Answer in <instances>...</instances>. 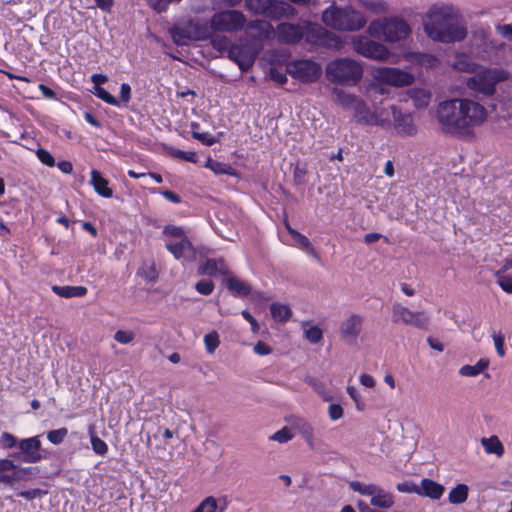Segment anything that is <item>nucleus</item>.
<instances>
[{
    "label": "nucleus",
    "mask_w": 512,
    "mask_h": 512,
    "mask_svg": "<svg viewBox=\"0 0 512 512\" xmlns=\"http://www.w3.org/2000/svg\"><path fill=\"white\" fill-rule=\"evenodd\" d=\"M488 117L487 109L470 98H452L441 101L436 109V119L446 135L470 137Z\"/></svg>",
    "instance_id": "1"
},
{
    "label": "nucleus",
    "mask_w": 512,
    "mask_h": 512,
    "mask_svg": "<svg viewBox=\"0 0 512 512\" xmlns=\"http://www.w3.org/2000/svg\"><path fill=\"white\" fill-rule=\"evenodd\" d=\"M424 30L432 40L442 43L459 42L467 35L458 12L447 5H434L429 9Z\"/></svg>",
    "instance_id": "2"
},
{
    "label": "nucleus",
    "mask_w": 512,
    "mask_h": 512,
    "mask_svg": "<svg viewBox=\"0 0 512 512\" xmlns=\"http://www.w3.org/2000/svg\"><path fill=\"white\" fill-rule=\"evenodd\" d=\"M322 21L328 27L339 31H357L366 24V19L362 13L351 7L331 6L324 10Z\"/></svg>",
    "instance_id": "3"
},
{
    "label": "nucleus",
    "mask_w": 512,
    "mask_h": 512,
    "mask_svg": "<svg viewBox=\"0 0 512 512\" xmlns=\"http://www.w3.org/2000/svg\"><path fill=\"white\" fill-rule=\"evenodd\" d=\"M363 74L361 65L349 58H339L329 62L326 66V77L332 82L342 86L356 85Z\"/></svg>",
    "instance_id": "4"
},
{
    "label": "nucleus",
    "mask_w": 512,
    "mask_h": 512,
    "mask_svg": "<svg viewBox=\"0 0 512 512\" xmlns=\"http://www.w3.org/2000/svg\"><path fill=\"white\" fill-rule=\"evenodd\" d=\"M508 78V72L502 69L479 67L473 76L465 79L467 88L486 96L493 95L496 85Z\"/></svg>",
    "instance_id": "5"
},
{
    "label": "nucleus",
    "mask_w": 512,
    "mask_h": 512,
    "mask_svg": "<svg viewBox=\"0 0 512 512\" xmlns=\"http://www.w3.org/2000/svg\"><path fill=\"white\" fill-rule=\"evenodd\" d=\"M197 272L199 275H207L220 280L225 288H251L250 284L237 277L225 263L222 258L207 259L199 265Z\"/></svg>",
    "instance_id": "6"
},
{
    "label": "nucleus",
    "mask_w": 512,
    "mask_h": 512,
    "mask_svg": "<svg viewBox=\"0 0 512 512\" xmlns=\"http://www.w3.org/2000/svg\"><path fill=\"white\" fill-rule=\"evenodd\" d=\"M245 8L254 15L271 20L294 17L296 9L284 0H245Z\"/></svg>",
    "instance_id": "7"
},
{
    "label": "nucleus",
    "mask_w": 512,
    "mask_h": 512,
    "mask_svg": "<svg viewBox=\"0 0 512 512\" xmlns=\"http://www.w3.org/2000/svg\"><path fill=\"white\" fill-rule=\"evenodd\" d=\"M170 33L178 46L187 45L191 41L206 40L211 36L209 24L200 19L177 24L170 29Z\"/></svg>",
    "instance_id": "8"
},
{
    "label": "nucleus",
    "mask_w": 512,
    "mask_h": 512,
    "mask_svg": "<svg viewBox=\"0 0 512 512\" xmlns=\"http://www.w3.org/2000/svg\"><path fill=\"white\" fill-rule=\"evenodd\" d=\"M368 31L373 37L393 43L406 38L410 33V28L402 19L389 18L373 21L369 25Z\"/></svg>",
    "instance_id": "9"
},
{
    "label": "nucleus",
    "mask_w": 512,
    "mask_h": 512,
    "mask_svg": "<svg viewBox=\"0 0 512 512\" xmlns=\"http://www.w3.org/2000/svg\"><path fill=\"white\" fill-rule=\"evenodd\" d=\"M247 18L239 10H223L210 19V32L236 33L246 26Z\"/></svg>",
    "instance_id": "10"
},
{
    "label": "nucleus",
    "mask_w": 512,
    "mask_h": 512,
    "mask_svg": "<svg viewBox=\"0 0 512 512\" xmlns=\"http://www.w3.org/2000/svg\"><path fill=\"white\" fill-rule=\"evenodd\" d=\"M350 487L353 491L370 497V504L375 507L389 509L395 503L392 493L375 484H363L361 482L354 481L350 483Z\"/></svg>",
    "instance_id": "11"
},
{
    "label": "nucleus",
    "mask_w": 512,
    "mask_h": 512,
    "mask_svg": "<svg viewBox=\"0 0 512 512\" xmlns=\"http://www.w3.org/2000/svg\"><path fill=\"white\" fill-rule=\"evenodd\" d=\"M306 42L325 48L340 49L342 41L335 33L328 31L318 24H309L303 30Z\"/></svg>",
    "instance_id": "12"
},
{
    "label": "nucleus",
    "mask_w": 512,
    "mask_h": 512,
    "mask_svg": "<svg viewBox=\"0 0 512 512\" xmlns=\"http://www.w3.org/2000/svg\"><path fill=\"white\" fill-rule=\"evenodd\" d=\"M287 72L291 77L303 83H310L319 79L322 69L318 63L312 60L301 59L290 62L287 65Z\"/></svg>",
    "instance_id": "13"
},
{
    "label": "nucleus",
    "mask_w": 512,
    "mask_h": 512,
    "mask_svg": "<svg viewBox=\"0 0 512 512\" xmlns=\"http://www.w3.org/2000/svg\"><path fill=\"white\" fill-rule=\"evenodd\" d=\"M392 322L425 329L428 325L429 318L424 312L411 311L401 303L396 302L392 306Z\"/></svg>",
    "instance_id": "14"
},
{
    "label": "nucleus",
    "mask_w": 512,
    "mask_h": 512,
    "mask_svg": "<svg viewBox=\"0 0 512 512\" xmlns=\"http://www.w3.org/2000/svg\"><path fill=\"white\" fill-rule=\"evenodd\" d=\"M18 449L19 451L13 453L11 456L20 462L34 464L41 461L43 458L39 436L19 440Z\"/></svg>",
    "instance_id": "15"
},
{
    "label": "nucleus",
    "mask_w": 512,
    "mask_h": 512,
    "mask_svg": "<svg viewBox=\"0 0 512 512\" xmlns=\"http://www.w3.org/2000/svg\"><path fill=\"white\" fill-rule=\"evenodd\" d=\"M352 45L358 54L366 58L385 60L389 56V51L383 44L370 40L365 36L354 37Z\"/></svg>",
    "instance_id": "16"
},
{
    "label": "nucleus",
    "mask_w": 512,
    "mask_h": 512,
    "mask_svg": "<svg viewBox=\"0 0 512 512\" xmlns=\"http://www.w3.org/2000/svg\"><path fill=\"white\" fill-rule=\"evenodd\" d=\"M363 327V317L351 314L340 325V336L348 344H354Z\"/></svg>",
    "instance_id": "17"
},
{
    "label": "nucleus",
    "mask_w": 512,
    "mask_h": 512,
    "mask_svg": "<svg viewBox=\"0 0 512 512\" xmlns=\"http://www.w3.org/2000/svg\"><path fill=\"white\" fill-rule=\"evenodd\" d=\"M228 57L234 61L241 71H248L256 60V54L251 48L245 46L235 45L228 51Z\"/></svg>",
    "instance_id": "18"
},
{
    "label": "nucleus",
    "mask_w": 512,
    "mask_h": 512,
    "mask_svg": "<svg viewBox=\"0 0 512 512\" xmlns=\"http://www.w3.org/2000/svg\"><path fill=\"white\" fill-rule=\"evenodd\" d=\"M379 79L389 85L401 87L408 86L414 81V77L397 68H383L378 71Z\"/></svg>",
    "instance_id": "19"
},
{
    "label": "nucleus",
    "mask_w": 512,
    "mask_h": 512,
    "mask_svg": "<svg viewBox=\"0 0 512 512\" xmlns=\"http://www.w3.org/2000/svg\"><path fill=\"white\" fill-rule=\"evenodd\" d=\"M276 35L280 43L295 44L303 37V29L300 25L293 23H280L276 28Z\"/></svg>",
    "instance_id": "20"
},
{
    "label": "nucleus",
    "mask_w": 512,
    "mask_h": 512,
    "mask_svg": "<svg viewBox=\"0 0 512 512\" xmlns=\"http://www.w3.org/2000/svg\"><path fill=\"white\" fill-rule=\"evenodd\" d=\"M245 27L252 38L260 41L268 40L275 34L273 26L265 20L247 21Z\"/></svg>",
    "instance_id": "21"
},
{
    "label": "nucleus",
    "mask_w": 512,
    "mask_h": 512,
    "mask_svg": "<svg viewBox=\"0 0 512 512\" xmlns=\"http://www.w3.org/2000/svg\"><path fill=\"white\" fill-rule=\"evenodd\" d=\"M391 109L397 132L406 136L415 135L417 128L414 124L412 115L409 113H402L395 106H392Z\"/></svg>",
    "instance_id": "22"
},
{
    "label": "nucleus",
    "mask_w": 512,
    "mask_h": 512,
    "mask_svg": "<svg viewBox=\"0 0 512 512\" xmlns=\"http://www.w3.org/2000/svg\"><path fill=\"white\" fill-rule=\"evenodd\" d=\"M166 248L176 259L185 261L194 259V248L188 238H182L178 242H167Z\"/></svg>",
    "instance_id": "23"
},
{
    "label": "nucleus",
    "mask_w": 512,
    "mask_h": 512,
    "mask_svg": "<svg viewBox=\"0 0 512 512\" xmlns=\"http://www.w3.org/2000/svg\"><path fill=\"white\" fill-rule=\"evenodd\" d=\"M90 176L89 183L98 195L104 198H111L113 196V190L109 187L108 179L103 177L100 171L93 169Z\"/></svg>",
    "instance_id": "24"
},
{
    "label": "nucleus",
    "mask_w": 512,
    "mask_h": 512,
    "mask_svg": "<svg viewBox=\"0 0 512 512\" xmlns=\"http://www.w3.org/2000/svg\"><path fill=\"white\" fill-rule=\"evenodd\" d=\"M418 495L426 496L431 499H440L445 491L444 486L428 478L420 482Z\"/></svg>",
    "instance_id": "25"
},
{
    "label": "nucleus",
    "mask_w": 512,
    "mask_h": 512,
    "mask_svg": "<svg viewBox=\"0 0 512 512\" xmlns=\"http://www.w3.org/2000/svg\"><path fill=\"white\" fill-rule=\"evenodd\" d=\"M452 67L455 70L461 72H467L474 74L477 72V69L480 67L477 63H475L469 56L466 54H458L455 57L454 62L452 63Z\"/></svg>",
    "instance_id": "26"
},
{
    "label": "nucleus",
    "mask_w": 512,
    "mask_h": 512,
    "mask_svg": "<svg viewBox=\"0 0 512 512\" xmlns=\"http://www.w3.org/2000/svg\"><path fill=\"white\" fill-rule=\"evenodd\" d=\"M489 366V360L482 358L475 365H464L460 368L459 374L465 377H476L483 373Z\"/></svg>",
    "instance_id": "27"
},
{
    "label": "nucleus",
    "mask_w": 512,
    "mask_h": 512,
    "mask_svg": "<svg viewBox=\"0 0 512 512\" xmlns=\"http://www.w3.org/2000/svg\"><path fill=\"white\" fill-rule=\"evenodd\" d=\"M352 110H354L355 117L358 122H362L368 125L369 122L373 121V115L375 112L370 111V109L367 107L366 103L362 99H360L356 103Z\"/></svg>",
    "instance_id": "28"
},
{
    "label": "nucleus",
    "mask_w": 512,
    "mask_h": 512,
    "mask_svg": "<svg viewBox=\"0 0 512 512\" xmlns=\"http://www.w3.org/2000/svg\"><path fill=\"white\" fill-rule=\"evenodd\" d=\"M481 444L488 454H495L501 456L504 453V448L497 436H491L489 438H483Z\"/></svg>",
    "instance_id": "29"
},
{
    "label": "nucleus",
    "mask_w": 512,
    "mask_h": 512,
    "mask_svg": "<svg viewBox=\"0 0 512 512\" xmlns=\"http://www.w3.org/2000/svg\"><path fill=\"white\" fill-rule=\"evenodd\" d=\"M270 312L273 319L279 322L288 321L292 315L290 307L280 303L271 304Z\"/></svg>",
    "instance_id": "30"
},
{
    "label": "nucleus",
    "mask_w": 512,
    "mask_h": 512,
    "mask_svg": "<svg viewBox=\"0 0 512 512\" xmlns=\"http://www.w3.org/2000/svg\"><path fill=\"white\" fill-rule=\"evenodd\" d=\"M333 94L336 96L337 103L346 109H353L356 103L360 100V98L355 95L346 93L345 91L337 88L333 90Z\"/></svg>",
    "instance_id": "31"
},
{
    "label": "nucleus",
    "mask_w": 512,
    "mask_h": 512,
    "mask_svg": "<svg viewBox=\"0 0 512 512\" xmlns=\"http://www.w3.org/2000/svg\"><path fill=\"white\" fill-rule=\"evenodd\" d=\"M468 486L465 484H458L448 494V500L451 504H462L468 498Z\"/></svg>",
    "instance_id": "32"
},
{
    "label": "nucleus",
    "mask_w": 512,
    "mask_h": 512,
    "mask_svg": "<svg viewBox=\"0 0 512 512\" xmlns=\"http://www.w3.org/2000/svg\"><path fill=\"white\" fill-rule=\"evenodd\" d=\"M308 326V322L303 321L301 327L304 330L305 339L312 343L317 344L323 339V331L318 326Z\"/></svg>",
    "instance_id": "33"
},
{
    "label": "nucleus",
    "mask_w": 512,
    "mask_h": 512,
    "mask_svg": "<svg viewBox=\"0 0 512 512\" xmlns=\"http://www.w3.org/2000/svg\"><path fill=\"white\" fill-rule=\"evenodd\" d=\"M291 237L294 240V242L299 245L300 248H302L304 251L314 256L315 258H318V254L315 248L305 235L301 234L298 231H292Z\"/></svg>",
    "instance_id": "34"
},
{
    "label": "nucleus",
    "mask_w": 512,
    "mask_h": 512,
    "mask_svg": "<svg viewBox=\"0 0 512 512\" xmlns=\"http://www.w3.org/2000/svg\"><path fill=\"white\" fill-rule=\"evenodd\" d=\"M410 96L414 102L415 107H427L430 102V93L423 89H413L410 91Z\"/></svg>",
    "instance_id": "35"
},
{
    "label": "nucleus",
    "mask_w": 512,
    "mask_h": 512,
    "mask_svg": "<svg viewBox=\"0 0 512 512\" xmlns=\"http://www.w3.org/2000/svg\"><path fill=\"white\" fill-rule=\"evenodd\" d=\"M204 344L206 351L213 354L220 344L219 335L216 331H212L204 336Z\"/></svg>",
    "instance_id": "36"
},
{
    "label": "nucleus",
    "mask_w": 512,
    "mask_h": 512,
    "mask_svg": "<svg viewBox=\"0 0 512 512\" xmlns=\"http://www.w3.org/2000/svg\"><path fill=\"white\" fill-rule=\"evenodd\" d=\"M92 93L107 104L120 106L119 101L102 87H94Z\"/></svg>",
    "instance_id": "37"
},
{
    "label": "nucleus",
    "mask_w": 512,
    "mask_h": 512,
    "mask_svg": "<svg viewBox=\"0 0 512 512\" xmlns=\"http://www.w3.org/2000/svg\"><path fill=\"white\" fill-rule=\"evenodd\" d=\"M346 390L348 395L355 403L356 410L360 412L364 411L366 409V403L362 398L361 394L359 393V391L357 390V388H355L354 386H348Z\"/></svg>",
    "instance_id": "38"
},
{
    "label": "nucleus",
    "mask_w": 512,
    "mask_h": 512,
    "mask_svg": "<svg viewBox=\"0 0 512 512\" xmlns=\"http://www.w3.org/2000/svg\"><path fill=\"white\" fill-rule=\"evenodd\" d=\"M68 435V429L65 427L51 430L47 433V439L54 445L61 444Z\"/></svg>",
    "instance_id": "39"
},
{
    "label": "nucleus",
    "mask_w": 512,
    "mask_h": 512,
    "mask_svg": "<svg viewBox=\"0 0 512 512\" xmlns=\"http://www.w3.org/2000/svg\"><path fill=\"white\" fill-rule=\"evenodd\" d=\"M361 4L374 13H382L387 9V5L383 0H361Z\"/></svg>",
    "instance_id": "40"
},
{
    "label": "nucleus",
    "mask_w": 512,
    "mask_h": 512,
    "mask_svg": "<svg viewBox=\"0 0 512 512\" xmlns=\"http://www.w3.org/2000/svg\"><path fill=\"white\" fill-rule=\"evenodd\" d=\"M15 472L13 475L2 474L0 477V483H4L6 485H12L15 481L22 479V477L27 473L28 468H17L14 469Z\"/></svg>",
    "instance_id": "41"
},
{
    "label": "nucleus",
    "mask_w": 512,
    "mask_h": 512,
    "mask_svg": "<svg viewBox=\"0 0 512 512\" xmlns=\"http://www.w3.org/2000/svg\"><path fill=\"white\" fill-rule=\"evenodd\" d=\"M294 434L291 432V429L288 427H283L282 429L275 432L270 436V440L279 442V443H287L291 439H293Z\"/></svg>",
    "instance_id": "42"
},
{
    "label": "nucleus",
    "mask_w": 512,
    "mask_h": 512,
    "mask_svg": "<svg viewBox=\"0 0 512 512\" xmlns=\"http://www.w3.org/2000/svg\"><path fill=\"white\" fill-rule=\"evenodd\" d=\"M135 338V333L130 330H118L114 334V339L120 344H130Z\"/></svg>",
    "instance_id": "43"
},
{
    "label": "nucleus",
    "mask_w": 512,
    "mask_h": 512,
    "mask_svg": "<svg viewBox=\"0 0 512 512\" xmlns=\"http://www.w3.org/2000/svg\"><path fill=\"white\" fill-rule=\"evenodd\" d=\"M91 445L93 451L98 455H105L108 451L107 444L96 435L91 436Z\"/></svg>",
    "instance_id": "44"
},
{
    "label": "nucleus",
    "mask_w": 512,
    "mask_h": 512,
    "mask_svg": "<svg viewBox=\"0 0 512 512\" xmlns=\"http://www.w3.org/2000/svg\"><path fill=\"white\" fill-rule=\"evenodd\" d=\"M36 155L42 164L48 167H54L56 165L55 159L49 151L39 148L36 151Z\"/></svg>",
    "instance_id": "45"
},
{
    "label": "nucleus",
    "mask_w": 512,
    "mask_h": 512,
    "mask_svg": "<svg viewBox=\"0 0 512 512\" xmlns=\"http://www.w3.org/2000/svg\"><path fill=\"white\" fill-rule=\"evenodd\" d=\"M171 155L175 158L182 159L191 163H197L198 161L196 153L192 151H182L175 149L171 152Z\"/></svg>",
    "instance_id": "46"
},
{
    "label": "nucleus",
    "mask_w": 512,
    "mask_h": 512,
    "mask_svg": "<svg viewBox=\"0 0 512 512\" xmlns=\"http://www.w3.org/2000/svg\"><path fill=\"white\" fill-rule=\"evenodd\" d=\"M328 416L332 421H337L341 419L344 415L343 407L338 403H331L328 406Z\"/></svg>",
    "instance_id": "47"
},
{
    "label": "nucleus",
    "mask_w": 512,
    "mask_h": 512,
    "mask_svg": "<svg viewBox=\"0 0 512 512\" xmlns=\"http://www.w3.org/2000/svg\"><path fill=\"white\" fill-rule=\"evenodd\" d=\"M293 426L298 430L303 438L314 432L312 425L303 419H298Z\"/></svg>",
    "instance_id": "48"
},
{
    "label": "nucleus",
    "mask_w": 512,
    "mask_h": 512,
    "mask_svg": "<svg viewBox=\"0 0 512 512\" xmlns=\"http://www.w3.org/2000/svg\"><path fill=\"white\" fill-rule=\"evenodd\" d=\"M311 385L315 392H317L324 401L330 402L333 400V396L330 392H328L325 388V385L318 381L311 382Z\"/></svg>",
    "instance_id": "49"
},
{
    "label": "nucleus",
    "mask_w": 512,
    "mask_h": 512,
    "mask_svg": "<svg viewBox=\"0 0 512 512\" xmlns=\"http://www.w3.org/2000/svg\"><path fill=\"white\" fill-rule=\"evenodd\" d=\"M307 174V168L305 165L297 164L293 171V180L296 185H301L305 181V176Z\"/></svg>",
    "instance_id": "50"
},
{
    "label": "nucleus",
    "mask_w": 512,
    "mask_h": 512,
    "mask_svg": "<svg viewBox=\"0 0 512 512\" xmlns=\"http://www.w3.org/2000/svg\"><path fill=\"white\" fill-rule=\"evenodd\" d=\"M492 338H493V341H494V345H495V349H496L497 354L500 357H504L505 354H506V350H505V347H504V337H503V335L501 333L493 332L492 333Z\"/></svg>",
    "instance_id": "51"
},
{
    "label": "nucleus",
    "mask_w": 512,
    "mask_h": 512,
    "mask_svg": "<svg viewBox=\"0 0 512 512\" xmlns=\"http://www.w3.org/2000/svg\"><path fill=\"white\" fill-rule=\"evenodd\" d=\"M138 274L141 277L145 278L148 282H152L157 278V272L152 265L151 266L143 265L139 269Z\"/></svg>",
    "instance_id": "52"
},
{
    "label": "nucleus",
    "mask_w": 512,
    "mask_h": 512,
    "mask_svg": "<svg viewBox=\"0 0 512 512\" xmlns=\"http://www.w3.org/2000/svg\"><path fill=\"white\" fill-rule=\"evenodd\" d=\"M193 138L201 141L203 144L207 146H212L216 143V138L210 133H200L198 131H192Z\"/></svg>",
    "instance_id": "53"
},
{
    "label": "nucleus",
    "mask_w": 512,
    "mask_h": 512,
    "mask_svg": "<svg viewBox=\"0 0 512 512\" xmlns=\"http://www.w3.org/2000/svg\"><path fill=\"white\" fill-rule=\"evenodd\" d=\"M0 442H1L3 447L10 449V448H13L15 446H18V442L19 441L11 433L3 432L1 437H0Z\"/></svg>",
    "instance_id": "54"
},
{
    "label": "nucleus",
    "mask_w": 512,
    "mask_h": 512,
    "mask_svg": "<svg viewBox=\"0 0 512 512\" xmlns=\"http://www.w3.org/2000/svg\"><path fill=\"white\" fill-rule=\"evenodd\" d=\"M505 273L506 272L500 270L496 273L497 282L500 285V288H512V278Z\"/></svg>",
    "instance_id": "55"
},
{
    "label": "nucleus",
    "mask_w": 512,
    "mask_h": 512,
    "mask_svg": "<svg viewBox=\"0 0 512 512\" xmlns=\"http://www.w3.org/2000/svg\"><path fill=\"white\" fill-rule=\"evenodd\" d=\"M163 234L167 235V236L175 237V238H180V239L186 238L184 236V232L181 227L172 226V225L166 226L163 230Z\"/></svg>",
    "instance_id": "56"
},
{
    "label": "nucleus",
    "mask_w": 512,
    "mask_h": 512,
    "mask_svg": "<svg viewBox=\"0 0 512 512\" xmlns=\"http://www.w3.org/2000/svg\"><path fill=\"white\" fill-rule=\"evenodd\" d=\"M57 295L63 298L83 297L87 290H54Z\"/></svg>",
    "instance_id": "57"
},
{
    "label": "nucleus",
    "mask_w": 512,
    "mask_h": 512,
    "mask_svg": "<svg viewBox=\"0 0 512 512\" xmlns=\"http://www.w3.org/2000/svg\"><path fill=\"white\" fill-rule=\"evenodd\" d=\"M397 490L402 493H416V494H418V492L420 491L419 486H417L411 482L399 483L397 485Z\"/></svg>",
    "instance_id": "58"
},
{
    "label": "nucleus",
    "mask_w": 512,
    "mask_h": 512,
    "mask_svg": "<svg viewBox=\"0 0 512 512\" xmlns=\"http://www.w3.org/2000/svg\"><path fill=\"white\" fill-rule=\"evenodd\" d=\"M496 29L502 37L512 41V25L511 24L498 25L496 27Z\"/></svg>",
    "instance_id": "59"
},
{
    "label": "nucleus",
    "mask_w": 512,
    "mask_h": 512,
    "mask_svg": "<svg viewBox=\"0 0 512 512\" xmlns=\"http://www.w3.org/2000/svg\"><path fill=\"white\" fill-rule=\"evenodd\" d=\"M120 99L125 104L131 99V87L128 83H122L120 87Z\"/></svg>",
    "instance_id": "60"
},
{
    "label": "nucleus",
    "mask_w": 512,
    "mask_h": 512,
    "mask_svg": "<svg viewBox=\"0 0 512 512\" xmlns=\"http://www.w3.org/2000/svg\"><path fill=\"white\" fill-rule=\"evenodd\" d=\"M368 125H376L380 126L382 128H387L391 125L390 120L387 118H382L380 115H378L376 112L373 115V121L369 122Z\"/></svg>",
    "instance_id": "61"
},
{
    "label": "nucleus",
    "mask_w": 512,
    "mask_h": 512,
    "mask_svg": "<svg viewBox=\"0 0 512 512\" xmlns=\"http://www.w3.org/2000/svg\"><path fill=\"white\" fill-rule=\"evenodd\" d=\"M16 469V465L11 459H0V477L6 471Z\"/></svg>",
    "instance_id": "62"
},
{
    "label": "nucleus",
    "mask_w": 512,
    "mask_h": 512,
    "mask_svg": "<svg viewBox=\"0 0 512 512\" xmlns=\"http://www.w3.org/2000/svg\"><path fill=\"white\" fill-rule=\"evenodd\" d=\"M253 350L257 355L260 356H265L271 353V348L261 341L255 344Z\"/></svg>",
    "instance_id": "63"
},
{
    "label": "nucleus",
    "mask_w": 512,
    "mask_h": 512,
    "mask_svg": "<svg viewBox=\"0 0 512 512\" xmlns=\"http://www.w3.org/2000/svg\"><path fill=\"white\" fill-rule=\"evenodd\" d=\"M160 194L168 201L172 202V203H180L181 202V197L173 192V191H170V190H163V191H160Z\"/></svg>",
    "instance_id": "64"
}]
</instances>
